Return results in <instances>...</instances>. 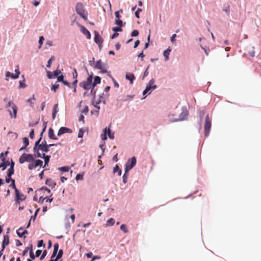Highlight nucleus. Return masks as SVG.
I'll use <instances>...</instances> for the list:
<instances>
[{"mask_svg": "<svg viewBox=\"0 0 261 261\" xmlns=\"http://www.w3.org/2000/svg\"><path fill=\"white\" fill-rule=\"evenodd\" d=\"M212 124H211V120L210 118L209 115L207 114L206 115L205 121H204V136L207 137L208 136L210 130L211 129Z\"/></svg>", "mask_w": 261, "mask_h": 261, "instance_id": "6", "label": "nucleus"}, {"mask_svg": "<svg viewBox=\"0 0 261 261\" xmlns=\"http://www.w3.org/2000/svg\"><path fill=\"white\" fill-rule=\"evenodd\" d=\"M9 166V161H6L5 163H3V161L0 164V168H2V171H4L7 167Z\"/></svg>", "mask_w": 261, "mask_h": 261, "instance_id": "37", "label": "nucleus"}, {"mask_svg": "<svg viewBox=\"0 0 261 261\" xmlns=\"http://www.w3.org/2000/svg\"><path fill=\"white\" fill-rule=\"evenodd\" d=\"M55 57L54 56H51V57L47 61V64L46 67L50 68L51 67L53 62L55 60Z\"/></svg>", "mask_w": 261, "mask_h": 261, "instance_id": "41", "label": "nucleus"}, {"mask_svg": "<svg viewBox=\"0 0 261 261\" xmlns=\"http://www.w3.org/2000/svg\"><path fill=\"white\" fill-rule=\"evenodd\" d=\"M33 249V245L32 244H30L29 246L26 247L24 250L23 251L22 253V255L23 256H25L28 253V251H30L31 250H32Z\"/></svg>", "mask_w": 261, "mask_h": 261, "instance_id": "33", "label": "nucleus"}, {"mask_svg": "<svg viewBox=\"0 0 261 261\" xmlns=\"http://www.w3.org/2000/svg\"><path fill=\"white\" fill-rule=\"evenodd\" d=\"M22 77L24 78V75H22ZM26 87V84L25 83V79H23V80H20L19 81V88H24Z\"/></svg>", "mask_w": 261, "mask_h": 261, "instance_id": "42", "label": "nucleus"}, {"mask_svg": "<svg viewBox=\"0 0 261 261\" xmlns=\"http://www.w3.org/2000/svg\"><path fill=\"white\" fill-rule=\"evenodd\" d=\"M43 135V134L40 133L39 138L35 143V144H34V146L33 147V150H36V152H38V147L40 146V144H41L40 142L42 139Z\"/></svg>", "mask_w": 261, "mask_h": 261, "instance_id": "21", "label": "nucleus"}, {"mask_svg": "<svg viewBox=\"0 0 261 261\" xmlns=\"http://www.w3.org/2000/svg\"><path fill=\"white\" fill-rule=\"evenodd\" d=\"M94 41L96 44H102L103 40L97 31L94 32Z\"/></svg>", "mask_w": 261, "mask_h": 261, "instance_id": "14", "label": "nucleus"}, {"mask_svg": "<svg viewBox=\"0 0 261 261\" xmlns=\"http://www.w3.org/2000/svg\"><path fill=\"white\" fill-rule=\"evenodd\" d=\"M9 187L14 190L15 193L19 191L18 189L16 187L15 179L12 180V181H11V183L9 185Z\"/></svg>", "mask_w": 261, "mask_h": 261, "instance_id": "38", "label": "nucleus"}, {"mask_svg": "<svg viewBox=\"0 0 261 261\" xmlns=\"http://www.w3.org/2000/svg\"><path fill=\"white\" fill-rule=\"evenodd\" d=\"M126 80L129 81V84L132 85L134 80L136 79L135 75L132 72H126L125 74Z\"/></svg>", "mask_w": 261, "mask_h": 261, "instance_id": "16", "label": "nucleus"}, {"mask_svg": "<svg viewBox=\"0 0 261 261\" xmlns=\"http://www.w3.org/2000/svg\"><path fill=\"white\" fill-rule=\"evenodd\" d=\"M23 143L24 146H28L29 145V140L28 137H24L22 138Z\"/></svg>", "mask_w": 261, "mask_h": 261, "instance_id": "55", "label": "nucleus"}, {"mask_svg": "<svg viewBox=\"0 0 261 261\" xmlns=\"http://www.w3.org/2000/svg\"><path fill=\"white\" fill-rule=\"evenodd\" d=\"M44 41V37L43 36H40L38 40V43L40 45H42Z\"/></svg>", "mask_w": 261, "mask_h": 261, "instance_id": "64", "label": "nucleus"}, {"mask_svg": "<svg viewBox=\"0 0 261 261\" xmlns=\"http://www.w3.org/2000/svg\"><path fill=\"white\" fill-rule=\"evenodd\" d=\"M29 137L31 139H34L35 138V131L34 129L32 128L29 133Z\"/></svg>", "mask_w": 261, "mask_h": 261, "instance_id": "62", "label": "nucleus"}, {"mask_svg": "<svg viewBox=\"0 0 261 261\" xmlns=\"http://www.w3.org/2000/svg\"><path fill=\"white\" fill-rule=\"evenodd\" d=\"M76 24L80 28V31L86 36L87 39H90L91 38V35L88 30L79 22H77Z\"/></svg>", "mask_w": 261, "mask_h": 261, "instance_id": "10", "label": "nucleus"}, {"mask_svg": "<svg viewBox=\"0 0 261 261\" xmlns=\"http://www.w3.org/2000/svg\"><path fill=\"white\" fill-rule=\"evenodd\" d=\"M93 77V74L91 73V74L89 75L87 77L86 80L84 81L79 84V86L83 88L84 90L88 91L90 87L92 85V81Z\"/></svg>", "mask_w": 261, "mask_h": 261, "instance_id": "4", "label": "nucleus"}, {"mask_svg": "<svg viewBox=\"0 0 261 261\" xmlns=\"http://www.w3.org/2000/svg\"><path fill=\"white\" fill-rule=\"evenodd\" d=\"M46 76L49 79H55L56 77L54 76V73L53 71H50L49 70H46Z\"/></svg>", "mask_w": 261, "mask_h": 261, "instance_id": "39", "label": "nucleus"}, {"mask_svg": "<svg viewBox=\"0 0 261 261\" xmlns=\"http://www.w3.org/2000/svg\"><path fill=\"white\" fill-rule=\"evenodd\" d=\"M58 170L62 172H66L69 171L70 167L68 166H64L58 168Z\"/></svg>", "mask_w": 261, "mask_h": 261, "instance_id": "40", "label": "nucleus"}, {"mask_svg": "<svg viewBox=\"0 0 261 261\" xmlns=\"http://www.w3.org/2000/svg\"><path fill=\"white\" fill-rule=\"evenodd\" d=\"M137 159L135 156L129 158L124 166V170L130 171L136 165Z\"/></svg>", "mask_w": 261, "mask_h": 261, "instance_id": "8", "label": "nucleus"}, {"mask_svg": "<svg viewBox=\"0 0 261 261\" xmlns=\"http://www.w3.org/2000/svg\"><path fill=\"white\" fill-rule=\"evenodd\" d=\"M115 222V220L114 218H109L107 221V226H113Z\"/></svg>", "mask_w": 261, "mask_h": 261, "instance_id": "44", "label": "nucleus"}, {"mask_svg": "<svg viewBox=\"0 0 261 261\" xmlns=\"http://www.w3.org/2000/svg\"><path fill=\"white\" fill-rule=\"evenodd\" d=\"M28 231L24 229L23 227H20L17 231L16 233L19 238L25 239V234H28Z\"/></svg>", "mask_w": 261, "mask_h": 261, "instance_id": "12", "label": "nucleus"}, {"mask_svg": "<svg viewBox=\"0 0 261 261\" xmlns=\"http://www.w3.org/2000/svg\"><path fill=\"white\" fill-rule=\"evenodd\" d=\"M188 111L186 107L182 108V111L179 114V118L177 119L170 118L169 120L171 122H175L177 121H181L186 120L188 115Z\"/></svg>", "mask_w": 261, "mask_h": 261, "instance_id": "7", "label": "nucleus"}, {"mask_svg": "<svg viewBox=\"0 0 261 261\" xmlns=\"http://www.w3.org/2000/svg\"><path fill=\"white\" fill-rule=\"evenodd\" d=\"M45 183L46 185L51 187V189L55 188L56 186V183L51 178H49L46 179Z\"/></svg>", "mask_w": 261, "mask_h": 261, "instance_id": "24", "label": "nucleus"}, {"mask_svg": "<svg viewBox=\"0 0 261 261\" xmlns=\"http://www.w3.org/2000/svg\"><path fill=\"white\" fill-rule=\"evenodd\" d=\"M112 30L114 32H116V33H118V32L122 31V27L118 26V25L117 27H113Z\"/></svg>", "mask_w": 261, "mask_h": 261, "instance_id": "50", "label": "nucleus"}, {"mask_svg": "<svg viewBox=\"0 0 261 261\" xmlns=\"http://www.w3.org/2000/svg\"><path fill=\"white\" fill-rule=\"evenodd\" d=\"M25 199V196L19 191L15 193L14 200L15 203L20 204L21 202L23 201Z\"/></svg>", "mask_w": 261, "mask_h": 261, "instance_id": "9", "label": "nucleus"}, {"mask_svg": "<svg viewBox=\"0 0 261 261\" xmlns=\"http://www.w3.org/2000/svg\"><path fill=\"white\" fill-rule=\"evenodd\" d=\"M177 37V35L176 34H173L171 37H170V41L173 43V44H176V38Z\"/></svg>", "mask_w": 261, "mask_h": 261, "instance_id": "53", "label": "nucleus"}, {"mask_svg": "<svg viewBox=\"0 0 261 261\" xmlns=\"http://www.w3.org/2000/svg\"><path fill=\"white\" fill-rule=\"evenodd\" d=\"M75 9L76 13L79 14L80 16L81 15H83L87 12V11H86L84 8L83 4L80 2H78L76 3Z\"/></svg>", "mask_w": 261, "mask_h": 261, "instance_id": "11", "label": "nucleus"}, {"mask_svg": "<svg viewBox=\"0 0 261 261\" xmlns=\"http://www.w3.org/2000/svg\"><path fill=\"white\" fill-rule=\"evenodd\" d=\"M37 246L38 248L42 247H45V245L43 240H40L38 241Z\"/></svg>", "mask_w": 261, "mask_h": 261, "instance_id": "52", "label": "nucleus"}, {"mask_svg": "<svg viewBox=\"0 0 261 261\" xmlns=\"http://www.w3.org/2000/svg\"><path fill=\"white\" fill-rule=\"evenodd\" d=\"M142 9L141 8H138L137 9V10L135 12V16L137 18H140V12H142Z\"/></svg>", "mask_w": 261, "mask_h": 261, "instance_id": "58", "label": "nucleus"}, {"mask_svg": "<svg viewBox=\"0 0 261 261\" xmlns=\"http://www.w3.org/2000/svg\"><path fill=\"white\" fill-rule=\"evenodd\" d=\"M59 245L58 243H55L54 245V250L52 253L53 257H55L56 255V253H57L58 251L59 250Z\"/></svg>", "mask_w": 261, "mask_h": 261, "instance_id": "32", "label": "nucleus"}, {"mask_svg": "<svg viewBox=\"0 0 261 261\" xmlns=\"http://www.w3.org/2000/svg\"><path fill=\"white\" fill-rule=\"evenodd\" d=\"M107 64L103 62L101 59L98 60L96 61L95 65L94 66V69H99L103 68Z\"/></svg>", "mask_w": 261, "mask_h": 261, "instance_id": "17", "label": "nucleus"}, {"mask_svg": "<svg viewBox=\"0 0 261 261\" xmlns=\"http://www.w3.org/2000/svg\"><path fill=\"white\" fill-rule=\"evenodd\" d=\"M59 88V84L56 83L55 84H52L51 86V90L56 92Z\"/></svg>", "mask_w": 261, "mask_h": 261, "instance_id": "45", "label": "nucleus"}, {"mask_svg": "<svg viewBox=\"0 0 261 261\" xmlns=\"http://www.w3.org/2000/svg\"><path fill=\"white\" fill-rule=\"evenodd\" d=\"M60 74V75L57 76V77H56V78L57 79L56 83H59V82L62 83L66 76V74L65 73H64L63 72Z\"/></svg>", "mask_w": 261, "mask_h": 261, "instance_id": "31", "label": "nucleus"}, {"mask_svg": "<svg viewBox=\"0 0 261 261\" xmlns=\"http://www.w3.org/2000/svg\"><path fill=\"white\" fill-rule=\"evenodd\" d=\"M24 155H25L26 162H34L35 161V158H36L34 154H32L31 153H24Z\"/></svg>", "mask_w": 261, "mask_h": 261, "instance_id": "20", "label": "nucleus"}, {"mask_svg": "<svg viewBox=\"0 0 261 261\" xmlns=\"http://www.w3.org/2000/svg\"><path fill=\"white\" fill-rule=\"evenodd\" d=\"M155 80L151 79L147 84L145 89L143 91L142 94L144 96L145 98L147 95L151 93V92L157 88L156 85L154 84Z\"/></svg>", "mask_w": 261, "mask_h": 261, "instance_id": "1", "label": "nucleus"}, {"mask_svg": "<svg viewBox=\"0 0 261 261\" xmlns=\"http://www.w3.org/2000/svg\"><path fill=\"white\" fill-rule=\"evenodd\" d=\"M8 153L9 151L8 150L1 153L0 157L2 159V161H3V163L6 162V158L7 156Z\"/></svg>", "mask_w": 261, "mask_h": 261, "instance_id": "34", "label": "nucleus"}, {"mask_svg": "<svg viewBox=\"0 0 261 261\" xmlns=\"http://www.w3.org/2000/svg\"><path fill=\"white\" fill-rule=\"evenodd\" d=\"M34 164H35V166L36 167L38 166L43 167V162L42 160H41L40 159H37V160L35 159Z\"/></svg>", "mask_w": 261, "mask_h": 261, "instance_id": "43", "label": "nucleus"}, {"mask_svg": "<svg viewBox=\"0 0 261 261\" xmlns=\"http://www.w3.org/2000/svg\"><path fill=\"white\" fill-rule=\"evenodd\" d=\"M10 243L9 237L8 234H4V238L2 244V247L3 248H6V247Z\"/></svg>", "mask_w": 261, "mask_h": 261, "instance_id": "18", "label": "nucleus"}, {"mask_svg": "<svg viewBox=\"0 0 261 261\" xmlns=\"http://www.w3.org/2000/svg\"><path fill=\"white\" fill-rule=\"evenodd\" d=\"M71 133L72 130L70 128L65 126H62L59 128L57 135L60 137L63 134L66 133L70 134Z\"/></svg>", "mask_w": 261, "mask_h": 261, "instance_id": "13", "label": "nucleus"}, {"mask_svg": "<svg viewBox=\"0 0 261 261\" xmlns=\"http://www.w3.org/2000/svg\"><path fill=\"white\" fill-rule=\"evenodd\" d=\"M129 171L124 170V173L122 176V180L124 184H126L127 181V178L129 176Z\"/></svg>", "mask_w": 261, "mask_h": 261, "instance_id": "35", "label": "nucleus"}, {"mask_svg": "<svg viewBox=\"0 0 261 261\" xmlns=\"http://www.w3.org/2000/svg\"><path fill=\"white\" fill-rule=\"evenodd\" d=\"M14 173V168H9L7 171V175L8 177L12 176L13 174Z\"/></svg>", "mask_w": 261, "mask_h": 261, "instance_id": "47", "label": "nucleus"}, {"mask_svg": "<svg viewBox=\"0 0 261 261\" xmlns=\"http://www.w3.org/2000/svg\"><path fill=\"white\" fill-rule=\"evenodd\" d=\"M149 67V65H148V66L147 67L146 69H145V70L144 71V73H143V76H142V80H144V78L148 75V74H149V72H148V70Z\"/></svg>", "mask_w": 261, "mask_h": 261, "instance_id": "60", "label": "nucleus"}, {"mask_svg": "<svg viewBox=\"0 0 261 261\" xmlns=\"http://www.w3.org/2000/svg\"><path fill=\"white\" fill-rule=\"evenodd\" d=\"M53 72L55 77H57V76L60 75V74L63 72L62 70L59 69V66H58L57 69Z\"/></svg>", "mask_w": 261, "mask_h": 261, "instance_id": "48", "label": "nucleus"}, {"mask_svg": "<svg viewBox=\"0 0 261 261\" xmlns=\"http://www.w3.org/2000/svg\"><path fill=\"white\" fill-rule=\"evenodd\" d=\"M100 71H99V73L104 74L108 73V65H106L103 68L101 69H99Z\"/></svg>", "mask_w": 261, "mask_h": 261, "instance_id": "49", "label": "nucleus"}, {"mask_svg": "<svg viewBox=\"0 0 261 261\" xmlns=\"http://www.w3.org/2000/svg\"><path fill=\"white\" fill-rule=\"evenodd\" d=\"M41 150L43 153H47L49 151L48 147V144L47 143L45 140H44L40 144V146L38 147V152H36V150H33L34 152V155L36 158H40L41 156V153L39 152V150Z\"/></svg>", "mask_w": 261, "mask_h": 261, "instance_id": "3", "label": "nucleus"}, {"mask_svg": "<svg viewBox=\"0 0 261 261\" xmlns=\"http://www.w3.org/2000/svg\"><path fill=\"white\" fill-rule=\"evenodd\" d=\"M48 136L50 139L57 140L58 137L55 135L54 130L51 127H49L48 130Z\"/></svg>", "mask_w": 261, "mask_h": 261, "instance_id": "19", "label": "nucleus"}, {"mask_svg": "<svg viewBox=\"0 0 261 261\" xmlns=\"http://www.w3.org/2000/svg\"><path fill=\"white\" fill-rule=\"evenodd\" d=\"M20 74V71H18V72H16V73L14 74L13 73L10 72V71H7L6 72L5 75H6V80L8 81V77H10L12 79H16L18 78L19 75Z\"/></svg>", "mask_w": 261, "mask_h": 261, "instance_id": "15", "label": "nucleus"}, {"mask_svg": "<svg viewBox=\"0 0 261 261\" xmlns=\"http://www.w3.org/2000/svg\"><path fill=\"white\" fill-rule=\"evenodd\" d=\"M85 129L84 128H81L79 129V133H78V138H83L84 134L85 133Z\"/></svg>", "mask_w": 261, "mask_h": 261, "instance_id": "51", "label": "nucleus"}, {"mask_svg": "<svg viewBox=\"0 0 261 261\" xmlns=\"http://www.w3.org/2000/svg\"><path fill=\"white\" fill-rule=\"evenodd\" d=\"M47 254V251L46 250H44L42 254H41L40 257V260H42L44 259L45 257L46 256Z\"/></svg>", "mask_w": 261, "mask_h": 261, "instance_id": "59", "label": "nucleus"}, {"mask_svg": "<svg viewBox=\"0 0 261 261\" xmlns=\"http://www.w3.org/2000/svg\"><path fill=\"white\" fill-rule=\"evenodd\" d=\"M103 103L104 105H106V99H103V100H101V99H98L97 100H95V99H93V98H92V99H91V104L92 106L93 105H95V106H97V105H99V104L100 103Z\"/></svg>", "mask_w": 261, "mask_h": 261, "instance_id": "26", "label": "nucleus"}, {"mask_svg": "<svg viewBox=\"0 0 261 261\" xmlns=\"http://www.w3.org/2000/svg\"><path fill=\"white\" fill-rule=\"evenodd\" d=\"M58 103L54 105V106L53 107V112H52L53 119H55L56 117L57 114L58 112Z\"/></svg>", "mask_w": 261, "mask_h": 261, "instance_id": "27", "label": "nucleus"}, {"mask_svg": "<svg viewBox=\"0 0 261 261\" xmlns=\"http://www.w3.org/2000/svg\"><path fill=\"white\" fill-rule=\"evenodd\" d=\"M63 250L62 249H60L57 253H56V255H55V258L57 259V261H59L60 259L62 257L63 255Z\"/></svg>", "mask_w": 261, "mask_h": 261, "instance_id": "30", "label": "nucleus"}, {"mask_svg": "<svg viewBox=\"0 0 261 261\" xmlns=\"http://www.w3.org/2000/svg\"><path fill=\"white\" fill-rule=\"evenodd\" d=\"M62 83L65 85V86H67L68 87H69V88H71V84L70 82H69L68 81H67V80H63V81H62Z\"/></svg>", "mask_w": 261, "mask_h": 261, "instance_id": "61", "label": "nucleus"}, {"mask_svg": "<svg viewBox=\"0 0 261 261\" xmlns=\"http://www.w3.org/2000/svg\"><path fill=\"white\" fill-rule=\"evenodd\" d=\"M111 124L108 127H106L102 131V134L101 135V139L102 141H105L107 140L108 137L110 139H114L115 138L114 133H112L110 129Z\"/></svg>", "mask_w": 261, "mask_h": 261, "instance_id": "5", "label": "nucleus"}, {"mask_svg": "<svg viewBox=\"0 0 261 261\" xmlns=\"http://www.w3.org/2000/svg\"><path fill=\"white\" fill-rule=\"evenodd\" d=\"M139 34V32L138 30H134L131 33V36L135 37H137Z\"/></svg>", "mask_w": 261, "mask_h": 261, "instance_id": "57", "label": "nucleus"}, {"mask_svg": "<svg viewBox=\"0 0 261 261\" xmlns=\"http://www.w3.org/2000/svg\"><path fill=\"white\" fill-rule=\"evenodd\" d=\"M36 167L35 166V164H34V162H31L28 165V169L29 170H33L34 168H36Z\"/></svg>", "mask_w": 261, "mask_h": 261, "instance_id": "63", "label": "nucleus"}, {"mask_svg": "<svg viewBox=\"0 0 261 261\" xmlns=\"http://www.w3.org/2000/svg\"><path fill=\"white\" fill-rule=\"evenodd\" d=\"M115 24H116L118 26L123 27L125 25V22H123V21L120 19V18L119 19H115Z\"/></svg>", "mask_w": 261, "mask_h": 261, "instance_id": "36", "label": "nucleus"}, {"mask_svg": "<svg viewBox=\"0 0 261 261\" xmlns=\"http://www.w3.org/2000/svg\"><path fill=\"white\" fill-rule=\"evenodd\" d=\"M120 228L122 231H123L125 233H127L128 232L126 225L125 224H121L120 227Z\"/></svg>", "mask_w": 261, "mask_h": 261, "instance_id": "54", "label": "nucleus"}, {"mask_svg": "<svg viewBox=\"0 0 261 261\" xmlns=\"http://www.w3.org/2000/svg\"><path fill=\"white\" fill-rule=\"evenodd\" d=\"M172 50L170 46H169L166 49L163 51V56L165 58V61H167L169 59V55Z\"/></svg>", "mask_w": 261, "mask_h": 261, "instance_id": "22", "label": "nucleus"}, {"mask_svg": "<svg viewBox=\"0 0 261 261\" xmlns=\"http://www.w3.org/2000/svg\"><path fill=\"white\" fill-rule=\"evenodd\" d=\"M113 172L114 173H117L118 176H121L122 174V170L117 164L114 167Z\"/></svg>", "mask_w": 261, "mask_h": 261, "instance_id": "29", "label": "nucleus"}, {"mask_svg": "<svg viewBox=\"0 0 261 261\" xmlns=\"http://www.w3.org/2000/svg\"><path fill=\"white\" fill-rule=\"evenodd\" d=\"M24 155V153L20 156L19 159V162L20 164H23L25 162H26L25 158Z\"/></svg>", "mask_w": 261, "mask_h": 261, "instance_id": "56", "label": "nucleus"}, {"mask_svg": "<svg viewBox=\"0 0 261 261\" xmlns=\"http://www.w3.org/2000/svg\"><path fill=\"white\" fill-rule=\"evenodd\" d=\"M96 86H93V85H92L91 87H90V88L89 90H90V94L91 95L92 98L93 99L96 98V90L95 89V87Z\"/></svg>", "mask_w": 261, "mask_h": 261, "instance_id": "28", "label": "nucleus"}, {"mask_svg": "<svg viewBox=\"0 0 261 261\" xmlns=\"http://www.w3.org/2000/svg\"><path fill=\"white\" fill-rule=\"evenodd\" d=\"M101 79L99 76H94L93 77V81H92V85L93 86H96L97 85L100 84L101 83Z\"/></svg>", "mask_w": 261, "mask_h": 261, "instance_id": "25", "label": "nucleus"}, {"mask_svg": "<svg viewBox=\"0 0 261 261\" xmlns=\"http://www.w3.org/2000/svg\"><path fill=\"white\" fill-rule=\"evenodd\" d=\"M39 158H42L44 160V165L43 166V167H45L46 166H48L50 159V155H46L45 153H42V154H41V156Z\"/></svg>", "mask_w": 261, "mask_h": 261, "instance_id": "23", "label": "nucleus"}, {"mask_svg": "<svg viewBox=\"0 0 261 261\" xmlns=\"http://www.w3.org/2000/svg\"><path fill=\"white\" fill-rule=\"evenodd\" d=\"M84 172L79 173L77 174L75 176V180L77 181L83 180L84 177Z\"/></svg>", "mask_w": 261, "mask_h": 261, "instance_id": "46", "label": "nucleus"}, {"mask_svg": "<svg viewBox=\"0 0 261 261\" xmlns=\"http://www.w3.org/2000/svg\"><path fill=\"white\" fill-rule=\"evenodd\" d=\"M6 108L9 112L11 118H16L17 117V107L12 101H9L8 102L6 106Z\"/></svg>", "mask_w": 261, "mask_h": 261, "instance_id": "2", "label": "nucleus"}]
</instances>
